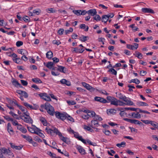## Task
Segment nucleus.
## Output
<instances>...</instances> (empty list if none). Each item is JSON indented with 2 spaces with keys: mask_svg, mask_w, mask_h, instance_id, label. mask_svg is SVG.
Returning a JSON list of instances; mask_svg holds the SVG:
<instances>
[{
  "mask_svg": "<svg viewBox=\"0 0 158 158\" xmlns=\"http://www.w3.org/2000/svg\"><path fill=\"white\" fill-rule=\"evenodd\" d=\"M77 148L79 152L82 155H84L86 153L85 150L81 146H77Z\"/></svg>",
  "mask_w": 158,
  "mask_h": 158,
  "instance_id": "17",
  "label": "nucleus"
},
{
  "mask_svg": "<svg viewBox=\"0 0 158 158\" xmlns=\"http://www.w3.org/2000/svg\"><path fill=\"white\" fill-rule=\"evenodd\" d=\"M142 12L144 13H149L151 14H154L155 13L153 10L150 8H143L142 9Z\"/></svg>",
  "mask_w": 158,
  "mask_h": 158,
  "instance_id": "6",
  "label": "nucleus"
},
{
  "mask_svg": "<svg viewBox=\"0 0 158 158\" xmlns=\"http://www.w3.org/2000/svg\"><path fill=\"white\" fill-rule=\"evenodd\" d=\"M52 43L53 44H56L57 45H58L61 43L60 41L56 40H53Z\"/></svg>",
  "mask_w": 158,
  "mask_h": 158,
  "instance_id": "56",
  "label": "nucleus"
},
{
  "mask_svg": "<svg viewBox=\"0 0 158 158\" xmlns=\"http://www.w3.org/2000/svg\"><path fill=\"white\" fill-rule=\"evenodd\" d=\"M10 146L12 148L15 150H20L23 147V146L22 145L18 146H16L15 144L11 143H10Z\"/></svg>",
  "mask_w": 158,
  "mask_h": 158,
  "instance_id": "9",
  "label": "nucleus"
},
{
  "mask_svg": "<svg viewBox=\"0 0 158 158\" xmlns=\"http://www.w3.org/2000/svg\"><path fill=\"white\" fill-rule=\"evenodd\" d=\"M125 110H130L133 111H135L137 108H131V107H125L124 108Z\"/></svg>",
  "mask_w": 158,
  "mask_h": 158,
  "instance_id": "51",
  "label": "nucleus"
},
{
  "mask_svg": "<svg viewBox=\"0 0 158 158\" xmlns=\"http://www.w3.org/2000/svg\"><path fill=\"white\" fill-rule=\"evenodd\" d=\"M53 131V133H55L56 135H58L59 136H62V133L60 132L56 128H54L52 130Z\"/></svg>",
  "mask_w": 158,
  "mask_h": 158,
  "instance_id": "27",
  "label": "nucleus"
},
{
  "mask_svg": "<svg viewBox=\"0 0 158 158\" xmlns=\"http://www.w3.org/2000/svg\"><path fill=\"white\" fill-rule=\"evenodd\" d=\"M127 47L128 49L134 50L135 49V46L131 44H127Z\"/></svg>",
  "mask_w": 158,
  "mask_h": 158,
  "instance_id": "49",
  "label": "nucleus"
},
{
  "mask_svg": "<svg viewBox=\"0 0 158 158\" xmlns=\"http://www.w3.org/2000/svg\"><path fill=\"white\" fill-rule=\"evenodd\" d=\"M147 73V72L146 71H140V75L141 76H145L146 74Z\"/></svg>",
  "mask_w": 158,
  "mask_h": 158,
  "instance_id": "64",
  "label": "nucleus"
},
{
  "mask_svg": "<svg viewBox=\"0 0 158 158\" xmlns=\"http://www.w3.org/2000/svg\"><path fill=\"white\" fill-rule=\"evenodd\" d=\"M22 137L26 139V140H27L30 143H32V138L31 136H26L24 135H22Z\"/></svg>",
  "mask_w": 158,
  "mask_h": 158,
  "instance_id": "18",
  "label": "nucleus"
},
{
  "mask_svg": "<svg viewBox=\"0 0 158 158\" xmlns=\"http://www.w3.org/2000/svg\"><path fill=\"white\" fill-rule=\"evenodd\" d=\"M74 49L73 50V51L72 52H75L76 53L79 52V53H82L84 51V50L83 48L80 49H79L77 48H74Z\"/></svg>",
  "mask_w": 158,
  "mask_h": 158,
  "instance_id": "21",
  "label": "nucleus"
},
{
  "mask_svg": "<svg viewBox=\"0 0 158 158\" xmlns=\"http://www.w3.org/2000/svg\"><path fill=\"white\" fill-rule=\"evenodd\" d=\"M45 109L50 115L53 116L54 113H56L54 108L48 102H46L45 104Z\"/></svg>",
  "mask_w": 158,
  "mask_h": 158,
  "instance_id": "2",
  "label": "nucleus"
},
{
  "mask_svg": "<svg viewBox=\"0 0 158 158\" xmlns=\"http://www.w3.org/2000/svg\"><path fill=\"white\" fill-rule=\"evenodd\" d=\"M135 24H132L129 26V27L131 28L134 31H138L139 28L136 27H135Z\"/></svg>",
  "mask_w": 158,
  "mask_h": 158,
  "instance_id": "37",
  "label": "nucleus"
},
{
  "mask_svg": "<svg viewBox=\"0 0 158 158\" xmlns=\"http://www.w3.org/2000/svg\"><path fill=\"white\" fill-rule=\"evenodd\" d=\"M151 124L154 127H155L157 129H158V123H157L156 122H155L154 121H151Z\"/></svg>",
  "mask_w": 158,
  "mask_h": 158,
  "instance_id": "38",
  "label": "nucleus"
},
{
  "mask_svg": "<svg viewBox=\"0 0 158 158\" xmlns=\"http://www.w3.org/2000/svg\"><path fill=\"white\" fill-rule=\"evenodd\" d=\"M11 121L12 122V123L13 124V125L15 126H17V125H18V122L16 120H14L13 118L12 119V120H11Z\"/></svg>",
  "mask_w": 158,
  "mask_h": 158,
  "instance_id": "63",
  "label": "nucleus"
},
{
  "mask_svg": "<svg viewBox=\"0 0 158 158\" xmlns=\"http://www.w3.org/2000/svg\"><path fill=\"white\" fill-rule=\"evenodd\" d=\"M20 81L22 85L24 86H27L28 84V83L26 81L21 80Z\"/></svg>",
  "mask_w": 158,
  "mask_h": 158,
  "instance_id": "58",
  "label": "nucleus"
},
{
  "mask_svg": "<svg viewBox=\"0 0 158 158\" xmlns=\"http://www.w3.org/2000/svg\"><path fill=\"white\" fill-rule=\"evenodd\" d=\"M12 83L13 85L15 87L17 86L18 85H20V84L15 79H14L12 81Z\"/></svg>",
  "mask_w": 158,
  "mask_h": 158,
  "instance_id": "39",
  "label": "nucleus"
},
{
  "mask_svg": "<svg viewBox=\"0 0 158 158\" xmlns=\"http://www.w3.org/2000/svg\"><path fill=\"white\" fill-rule=\"evenodd\" d=\"M64 32V29L63 28H60L59 29L58 31V33L59 35H62L63 34Z\"/></svg>",
  "mask_w": 158,
  "mask_h": 158,
  "instance_id": "55",
  "label": "nucleus"
},
{
  "mask_svg": "<svg viewBox=\"0 0 158 158\" xmlns=\"http://www.w3.org/2000/svg\"><path fill=\"white\" fill-rule=\"evenodd\" d=\"M94 119H95V120H99V121H101L102 120V118L101 117H99V115H95L94 117Z\"/></svg>",
  "mask_w": 158,
  "mask_h": 158,
  "instance_id": "50",
  "label": "nucleus"
},
{
  "mask_svg": "<svg viewBox=\"0 0 158 158\" xmlns=\"http://www.w3.org/2000/svg\"><path fill=\"white\" fill-rule=\"evenodd\" d=\"M60 82L63 84H65L68 86L71 85V82L70 81L67 80L65 79H63L60 81Z\"/></svg>",
  "mask_w": 158,
  "mask_h": 158,
  "instance_id": "14",
  "label": "nucleus"
},
{
  "mask_svg": "<svg viewBox=\"0 0 158 158\" xmlns=\"http://www.w3.org/2000/svg\"><path fill=\"white\" fill-rule=\"evenodd\" d=\"M65 69L64 67H63L61 66H59V68L57 69V70L59 71L60 72L65 73L66 71H64V69Z\"/></svg>",
  "mask_w": 158,
  "mask_h": 158,
  "instance_id": "41",
  "label": "nucleus"
},
{
  "mask_svg": "<svg viewBox=\"0 0 158 158\" xmlns=\"http://www.w3.org/2000/svg\"><path fill=\"white\" fill-rule=\"evenodd\" d=\"M80 27L81 29H84V30L86 31H88L89 29V27L88 26L84 24H81L80 25Z\"/></svg>",
  "mask_w": 158,
  "mask_h": 158,
  "instance_id": "22",
  "label": "nucleus"
},
{
  "mask_svg": "<svg viewBox=\"0 0 158 158\" xmlns=\"http://www.w3.org/2000/svg\"><path fill=\"white\" fill-rule=\"evenodd\" d=\"M23 19L26 22H29L30 21V19L28 17L25 16V17H24Z\"/></svg>",
  "mask_w": 158,
  "mask_h": 158,
  "instance_id": "53",
  "label": "nucleus"
},
{
  "mask_svg": "<svg viewBox=\"0 0 158 158\" xmlns=\"http://www.w3.org/2000/svg\"><path fill=\"white\" fill-rule=\"evenodd\" d=\"M73 134L75 138L78 139L79 140L81 141L84 144H86V142L85 140L83 139L81 136H80L78 133L75 132V133Z\"/></svg>",
  "mask_w": 158,
  "mask_h": 158,
  "instance_id": "4",
  "label": "nucleus"
},
{
  "mask_svg": "<svg viewBox=\"0 0 158 158\" xmlns=\"http://www.w3.org/2000/svg\"><path fill=\"white\" fill-rule=\"evenodd\" d=\"M131 116L133 117L134 118H141V115L139 113H135V112L131 113Z\"/></svg>",
  "mask_w": 158,
  "mask_h": 158,
  "instance_id": "19",
  "label": "nucleus"
},
{
  "mask_svg": "<svg viewBox=\"0 0 158 158\" xmlns=\"http://www.w3.org/2000/svg\"><path fill=\"white\" fill-rule=\"evenodd\" d=\"M131 123H134L135 124H138L139 125L142 124V123L141 122L136 119H132Z\"/></svg>",
  "mask_w": 158,
  "mask_h": 158,
  "instance_id": "40",
  "label": "nucleus"
},
{
  "mask_svg": "<svg viewBox=\"0 0 158 158\" xmlns=\"http://www.w3.org/2000/svg\"><path fill=\"white\" fill-rule=\"evenodd\" d=\"M135 53V54H134V55H135V56L137 57L139 59H141L143 57V55L141 53L137 51H136Z\"/></svg>",
  "mask_w": 158,
  "mask_h": 158,
  "instance_id": "32",
  "label": "nucleus"
},
{
  "mask_svg": "<svg viewBox=\"0 0 158 158\" xmlns=\"http://www.w3.org/2000/svg\"><path fill=\"white\" fill-rule=\"evenodd\" d=\"M108 16L107 15H103L102 16V21L106 23L108 20Z\"/></svg>",
  "mask_w": 158,
  "mask_h": 158,
  "instance_id": "26",
  "label": "nucleus"
},
{
  "mask_svg": "<svg viewBox=\"0 0 158 158\" xmlns=\"http://www.w3.org/2000/svg\"><path fill=\"white\" fill-rule=\"evenodd\" d=\"M91 127L94 128L95 127H98L99 125L98 121L95 120L91 121Z\"/></svg>",
  "mask_w": 158,
  "mask_h": 158,
  "instance_id": "12",
  "label": "nucleus"
},
{
  "mask_svg": "<svg viewBox=\"0 0 158 158\" xmlns=\"http://www.w3.org/2000/svg\"><path fill=\"white\" fill-rule=\"evenodd\" d=\"M4 118L8 121H11L12 120V118H10L8 115H6L4 116Z\"/></svg>",
  "mask_w": 158,
  "mask_h": 158,
  "instance_id": "60",
  "label": "nucleus"
},
{
  "mask_svg": "<svg viewBox=\"0 0 158 158\" xmlns=\"http://www.w3.org/2000/svg\"><path fill=\"white\" fill-rule=\"evenodd\" d=\"M39 96L41 97L45 96V98H43V99L46 101H51L50 97L49 96H48L47 94L46 93H40L39 94Z\"/></svg>",
  "mask_w": 158,
  "mask_h": 158,
  "instance_id": "7",
  "label": "nucleus"
},
{
  "mask_svg": "<svg viewBox=\"0 0 158 158\" xmlns=\"http://www.w3.org/2000/svg\"><path fill=\"white\" fill-rule=\"evenodd\" d=\"M84 128L88 131H89L90 132H92L93 130L90 127H89L86 125H84Z\"/></svg>",
  "mask_w": 158,
  "mask_h": 158,
  "instance_id": "52",
  "label": "nucleus"
},
{
  "mask_svg": "<svg viewBox=\"0 0 158 158\" xmlns=\"http://www.w3.org/2000/svg\"><path fill=\"white\" fill-rule=\"evenodd\" d=\"M79 40L83 42H85L87 40H89V37L85 36L83 35H82V37H80L79 38Z\"/></svg>",
  "mask_w": 158,
  "mask_h": 158,
  "instance_id": "23",
  "label": "nucleus"
},
{
  "mask_svg": "<svg viewBox=\"0 0 158 158\" xmlns=\"http://www.w3.org/2000/svg\"><path fill=\"white\" fill-rule=\"evenodd\" d=\"M33 127H31L28 126H27V128L28 131L31 133H34V132H35V129H37L39 130V128L36 127L35 126L32 125Z\"/></svg>",
  "mask_w": 158,
  "mask_h": 158,
  "instance_id": "16",
  "label": "nucleus"
},
{
  "mask_svg": "<svg viewBox=\"0 0 158 158\" xmlns=\"http://www.w3.org/2000/svg\"><path fill=\"white\" fill-rule=\"evenodd\" d=\"M94 19L97 21H99L101 19L100 16L98 15H96L94 17Z\"/></svg>",
  "mask_w": 158,
  "mask_h": 158,
  "instance_id": "47",
  "label": "nucleus"
},
{
  "mask_svg": "<svg viewBox=\"0 0 158 158\" xmlns=\"http://www.w3.org/2000/svg\"><path fill=\"white\" fill-rule=\"evenodd\" d=\"M113 100L111 101L110 102V104L111 105H113L116 106H118V100H117L116 98H114V99H113Z\"/></svg>",
  "mask_w": 158,
  "mask_h": 158,
  "instance_id": "30",
  "label": "nucleus"
},
{
  "mask_svg": "<svg viewBox=\"0 0 158 158\" xmlns=\"http://www.w3.org/2000/svg\"><path fill=\"white\" fill-rule=\"evenodd\" d=\"M94 100L95 101L103 103H105L108 102L107 101L106 99L99 97H95L94 98Z\"/></svg>",
  "mask_w": 158,
  "mask_h": 158,
  "instance_id": "5",
  "label": "nucleus"
},
{
  "mask_svg": "<svg viewBox=\"0 0 158 158\" xmlns=\"http://www.w3.org/2000/svg\"><path fill=\"white\" fill-rule=\"evenodd\" d=\"M125 103H124L120 100H118V106H123L125 105Z\"/></svg>",
  "mask_w": 158,
  "mask_h": 158,
  "instance_id": "62",
  "label": "nucleus"
},
{
  "mask_svg": "<svg viewBox=\"0 0 158 158\" xmlns=\"http://www.w3.org/2000/svg\"><path fill=\"white\" fill-rule=\"evenodd\" d=\"M40 121L44 125L46 126L47 125V123L46 119L43 117H41L40 118Z\"/></svg>",
  "mask_w": 158,
  "mask_h": 158,
  "instance_id": "31",
  "label": "nucleus"
},
{
  "mask_svg": "<svg viewBox=\"0 0 158 158\" xmlns=\"http://www.w3.org/2000/svg\"><path fill=\"white\" fill-rule=\"evenodd\" d=\"M23 42L21 41H18L16 43V45L17 47H20L23 44Z\"/></svg>",
  "mask_w": 158,
  "mask_h": 158,
  "instance_id": "59",
  "label": "nucleus"
},
{
  "mask_svg": "<svg viewBox=\"0 0 158 158\" xmlns=\"http://www.w3.org/2000/svg\"><path fill=\"white\" fill-rule=\"evenodd\" d=\"M47 57L49 59H51L52 57L53 53L51 51H48L46 54Z\"/></svg>",
  "mask_w": 158,
  "mask_h": 158,
  "instance_id": "24",
  "label": "nucleus"
},
{
  "mask_svg": "<svg viewBox=\"0 0 158 158\" xmlns=\"http://www.w3.org/2000/svg\"><path fill=\"white\" fill-rule=\"evenodd\" d=\"M20 59L19 58L17 57L15 59H13V60L17 64H19L20 62Z\"/></svg>",
  "mask_w": 158,
  "mask_h": 158,
  "instance_id": "57",
  "label": "nucleus"
},
{
  "mask_svg": "<svg viewBox=\"0 0 158 158\" xmlns=\"http://www.w3.org/2000/svg\"><path fill=\"white\" fill-rule=\"evenodd\" d=\"M96 114L94 111L89 110V112H88V115L90 117H94Z\"/></svg>",
  "mask_w": 158,
  "mask_h": 158,
  "instance_id": "28",
  "label": "nucleus"
},
{
  "mask_svg": "<svg viewBox=\"0 0 158 158\" xmlns=\"http://www.w3.org/2000/svg\"><path fill=\"white\" fill-rule=\"evenodd\" d=\"M125 146L126 143L125 142H123L120 143H117L116 144V146L119 148L124 147Z\"/></svg>",
  "mask_w": 158,
  "mask_h": 158,
  "instance_id": "36",
  "label": "nucleus"
},
{
  "mask_svg": "<svg viewBox=\"0 0 158 158\" xmlns=\"http://www.w3.org/2000/svg\"><path fill=\"white\" fill-rule=\"evenodd\" d=\"M55 115L57 118L63 121L66 118L69 120L74 122L73 118L66 113H61L58 111L56 112Z\"/></svg>",
  "mask_w": 158,
  "mask_h": 158,
  "instance_id": "1",
  "label": "nucleus"
},
{
  "mask_svg": "<svg viewBox=\"0 0 158 158\" xmlns=\"http://www.w3.org/2000/svg\"><path fill=\"white\" fill-rule=\"evenodd\" d=\"M54 65V64L53 62H48L47 63L46 66L48 69H51V68L53 67V66Z\"/></svg>",
  "mask_w": 158,
  "mask_h": 158,
  "instance_id": "25",
  "label": "nucleus"
},
{
  "mask_svg": "<svg viewBox=\"0 0 158 158\" xmlns=\"http://www.w3.org/2000/svg\"><path fill=\"white\" fill-rule=\"evenodd\" d=\"M48 154L52 158H56V154L50 152H49Z\"/></svg>",
  "mask_w": 158,
  "mask_h": 158,
  "instance_id": "54",
  "label": "nucleus"
},
{
  "mask_svg": "<svg viewBox=\"0 0 158 158\" xmlns=\"http://www.w3.org/2000/svg\"><path fill=\"white\" fill-rule=\"evenodd\" d=\"M82 85L87 90H89L91 92L94 91L95 90V89L89 84L86 83L85 82H82L81 83Z\"/></svg>",
  "mask_w": 158,
  "mask_h": 158,
  "instance_id": "3",
  "label": "nucleus"
},
{
  "mask_svg": "<svg viewBox=\"0 0 158 158\" xmlns=\"http://www.w3.org/2000/svg\"><path fill=\"white\" fill-rule=\"evenodd\" d=\"M97 13V12L95 9H90L88 11V14L91 16H94Z\"/></svg>",
  "mask_w": 158,
  "mask_h": 158,
  "instance_id": "13",
  "label": "nucleus"
},
{
  "mask_svg": "<svg viewBox=\"0 0 158 158\" xmlns=\"http://www.w3.org/2000/svg\"><path fill=\"white\" fill-rule=\"evenodd\" d=\"M60 139L63 142L65 143L69 144L70 143V141L69 140V139L67 137H65L63 136L62 134L61 136H60Z\"/></svg>",
  "mask_w": 158,
  "mask_h": 158,
  "instance_id": "15",
  "label": "nucleus"
},
{
  "mask_svg": "<svg viewBox=\"0 0 158 158\" xmlns=\"http://www.w3.org/2000/svg\"><path fill=\"white\" fill-rule=\"evenodd\" d=\"M0 151L3 154H8L9 155H10L12 153L9 149H7L4 148H1Z\"/></svg>",
  "mask_w": 158,
  "mask_h": 158,
  "instance_id": "8",
  "label": "nucleus"
},
{
  "mask_svg": "<svg viewBox=\"0 0 158 158\" xmlns=\"http://www.w3.org/2000/svg\"><path fill=\"white\" fill-rule=\"evenodd\" d=\"M107 112L108 114L110 113V114H114L116 113V110L114 109H111L107 110Z\"/></svg>",
  "mask_w": 158,
  "mask_h": 158,
  "instance_id": "29",
  "label": "nucleus"
},
{
  "mask_svg": "<svg viewBox=\"0 0 158 158\" xmlns=\"http://www.w3.org/2000/svg\"><path fill=\"white\" fill-rule=\"evenodd\" d=\"M109 72H111L112 74L114 75H116L117 72V71L113 68L110 69L108 71Z\"/></svg>",
  "mask_w": 158,
  "mask_h": 158,
  "instance_id": "42",
  "label": "nucleus"
},
{
  "mask_svg": "<svg viewBox=\"0 0 158 158\" xmlns=\"http://www.w3.org/2000/svg\"><path fill=\"white\" fill-rule=\"evenodd\" d=\"M23 117H24V119H23L22 118H21L24 120V122L27 123L32 124L33 123V120L30 116L28 117H24V116H23Z\"/></svg>",
  "mask_w": 158,
  "mask_h": 158,
  "instance_id": "11",
  "label": "nucleus"
},
{
  "mask_svg": "<svg viewBox=\"0 0 158 158\" xmlns=\"http://www.w3.org/2000/svg\"><path fill=\"white\" fill-rule=\"evenodd\" d=\"M45 130L46 132L48 134L52 135V133H53V131L50 128L47 127L45 128Z\"/></svg>",
  "mask_w": 158,
  "mask_h": 158,
  "instance_id": "33",
  "label": "nucleus"
},
{
  "mask_svg": "<svg viewBox=\"0 0 158 158\" xmlns=\"http://www.w3.org/2000/svg\"><path fill=\"white\" fill-rule=\"evenodd\" d=\"M81 10H73V12L75 15L77 16L81 15Z\"/></svg>",
  "mask_w": 158,
  "mask_h": 158,
  "instance_id": "43",
  "label": "nucleus"
},
{
  "mask_svg": "<svg viewBox=\"0 0 158 158\" xmlns=\"http://www.w3.org/2000/svg\"><path fill=\"white\" fill-rule=\"evenodd\" d=\"M32 81L35 83H42L41 80L38 78H34L32 79Z\"/></svg>",
  "mask_w": 158,
  "mask_h": 158,
  "instance_id": "35",
  "label": "nucleus"
},
{
  "mask_svg": "<svg viewBox=\"0 0 158 158\" xmlns=\"http://www.w3.org/2000/svg\"><path fill=\"white\" fill-rule=\"evenodd\" d=\"M102 132L107 135L109 136L111 134V132L108 130L104 129L103 130Z\"/></svg>",
  "mask_w": 158,
  "mask_h": 158,
  "instance_id": "46",
  "label": "nucleus"
},
{
  "mask_svg": "<svg viewBox=\"0 0 158 158\" xmlns=\"http://www.w3.org/2000/svg\"><path fill=\"white\" fill-rule=\"evenodd\" d=\"M7 129L8 132L10 135H13L14 134V131L11 126V124L10 123H8L7 124Z\"/></svg>",
  "mask_w": 158,
  "mask_h": 158,
  "instance_id": "10",
  "label": "nucleus"
},
{
  "mask_svg": "<svg viewBox=\"0 0 158 158\" xmlns=\"http://www.w3.org/2000/svg\"><path fill=\"white\" fill-rule=\"evenodd\" d=\"M24 105L27 108H30L31 109H34V108L31 105L27 102H24Z\"/></svg>",
  "mask_w": 158,
  "mask_h": 158,
  "instance_id": "45",
  "label": "nucleus"
},
{
  "mask_svg": "<svg viewBox=\"0 0 158 158\" xmlns=\"http://www.w3.org/2000/svg\"><path fill=\"white\" fill-rule=\"evenodd\" d=\"M67 102L69 105H74L76 104V102L73 101H67Z\"/></svg>",
  "mask_w": 158,
  "mask_h": 158,
  "instance_id": "61",
  "label": "nucleus"
},
{
  "mask_svg": "<svg viewBox=\"0 0 158 158\" xmlns=\"http://www.w3.org/2000/svg\"><path fill=\"white\" fill-rule=\"evenodd\" d=\"M125 102L126 105H127L131 106L133 104V103L130 100V99L129 98H128V99H127L126 101Z\"/></svg>",
  "mask_w": 158,
  "mask_h": 158,
  "instance_id": "34",
  "label": "nucleus"
},
{
  "mask_svg": "<svg viewBox=\"0 0 158 158\" xmlns=\"http://www.w3.org/2000/svg\"><path fill=\"white\" fill-rule=\"evenodd\" d=\"M46 11L49 13H54L56 12V11L52 8H48L46 10Z\"/></svg>",
  "mask_w": 158,
  "mask_h": 158,
  "instance_id": "44",
  "label": "nucleus"
},
{
  "mask_svg": "<svg viewBox=\"0 0 158 158\" xmlns=\"http://www.w3.org/2000/svg\"><path fill=\"white\" fill-rule=\"evenodd\" d=\"M138 105L140 106H148V105L146 102H140L138 103Z\"/></svg>",
  "mask_w": 158,
  "mask_h": 158,
  "instance_id": "48",
  "label": "nucleus"
},
{
  "mask_svg": "<svg viewBox=\"0 0 158 158\" xmlns=\"http://www.w3.org/2000/svg\"><path fill=\"white\" fill-rule=\"evenodd\" d=\"M18 52L23 55V56H25V55H27L28 54L27 52L23 49H20L18 51Z\"/></svg>",
  "mask_w": 158,
  "mask_h": 158,
  "instance_id": "20",
  "label": "nucleus"
}]
</instances>
